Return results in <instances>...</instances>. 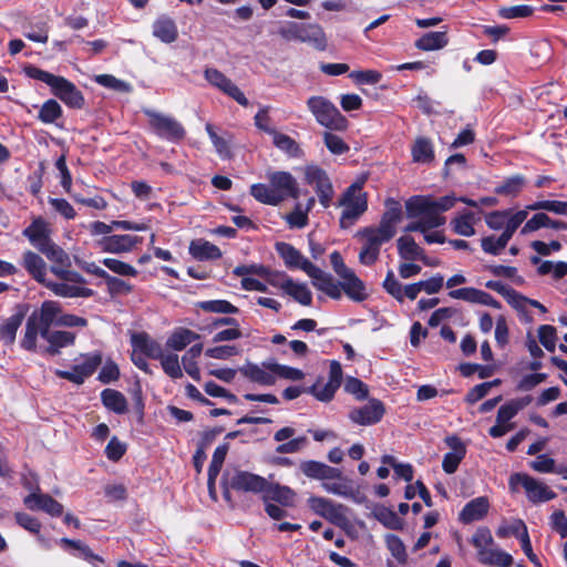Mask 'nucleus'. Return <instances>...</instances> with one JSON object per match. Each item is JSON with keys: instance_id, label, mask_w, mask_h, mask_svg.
Returning <instances> with one entry per match:
<instances>
[{"instance_id": "obj_17", "label": "nucleus", "mask_w": 567, "mask_h": 567, "mask_svg": "<svg viewBox=\"0 0 567 567\" xmlns=\"http://www.w3.org/2000/svg\"><path fill=\"white\" fill-rule=\"evenodd\" d=\"M276 251L284 259L285 265L290 269H301L306 274L315 266L299 250L287 243H277Z\"/></svg>"}, {"instance_id": "obj_47", "label": "nucleus", "mask_w": 567, "mask_h": 567, "mask_svg": "<svg viewBox=\"0 0 567 567\" xmlns=\"http://www.w3.org/2000/svg\"><path fill=\"white\" fill-rule=\"evenodd\" d=\"M272 142L277 148L291 157H300L302 154L297 142L286 134L275 132L272 135Z\"/></svg>"}, {"instance_id": "obj_36", "label": "nucleus", "mask_w": 567, "mask_h": 567, "mask_svg": "<svg viewBox=\"0 0 567 567\" xmlns=\"http://www.w3.org/2000/svg\"><path fill=\"white\" fill-rule=\"evenodd\" d=\"M200 336L189 329L178 328L173 331L166 341V347L174 351H182L192 342L198 340Z\"/></svg>"}, {"instance_id": "obj_51", "label": "nucleus", "mask_w": 567, "mask_h": 567, "mask_svg": "<svg viewBox=\"0 0 567 567\" xmlns=\"http://www.w3.org/2000/svg\"><path fill=\"white\" fill-rule=\"evenodd\" d=\"M22 318L18 315L11 316L0 326V340L6 344H12L16 340L17 331L21 324Z\"/></svg>"}, {"instance_id": "obj_52", "label": "nucleus", "mask_w": 567, "mask_h": 567, "mask_svg": "<svg viewBox=\"0 0 567 567\" xmlns=\"http://www.w3.org/2000/svg\"><path fill=\"white\" fill-rule=\"evenodd\" d=\"M339 388L337 385L330 382L322 383L321 380H318L312 386H310L306 391L312 394L317 400L328 402L334 396V393Z\"/></svg>"}, {"instance_id": "obj_3", "label": "nucleus", "mask_w": 567, "mask_h": 567, "mask_svg": "<svg viewBox=\"0 0 567 567\" xmlns=\"http://www.w3.org/2000/svg\"><path fill=\"white\" fill-rule=\"evenodd\" d=\"M457 199L454 196H443L433 199L427 196H412L405 202L406 216H425L429 226H443L446 221L442 213L452 208Z\"/></svg>"}, {"instance_id": "obj_11", "label": "nucleus", "mask_w": 567, "mask_h": 567, "mask_svg": "<svg viewBox=\"0 0 567 567\" xmlns=\"http://www.w3.org/2000/svg\"><path fill=\"white\" fill-rule=\"evenodd\" d=\"M518 486L524 487L527 498L533 503H543L556 497V493L547 485L527 474L516 473L509 477L511 489L515 492Z\"/></svg>"}, {"instance_id": "obj_25", "label": "nucleus", "mask_w": 567, "mask_h": 567, "mask_svg": "<svg viewBox=\"0 0 567 567\" xmlns=\"http://www.w3.org/2000/svg\"><path fill=\"white\" fill-rule=\"evenodd\" d=\"M272 362H265L261 365L247 363L240 368V372L250 381L262 384L272 385L276 382L275 372L269 368Z\"/></svg>"}, {"instance_id": "obj_46", "label": "nucleus", "mask_w": 567, "mask_h": 567, "mask_svg": "<svg viewBox=\"0 0 567 567\" xmlns=\"http://www.w3.org/2000/svg\"><path fill=\"white\" fill-rule=\"evenodd\" d=\"M285 293L303 306H310L312 302V293L308 286L306 284L296 282L292 279L288 282Z\"/></svg>"}, {"instance_id": "obj_58", "label": "nucleus", "mask_w": 567, "mask_h": 567, "mask_svg": "<svg viewBox=\"0 0 567 567\" xmlns=\"http://www.w3.org/2000/svg\"><path fill=\"white\" fill-rule=\"evenodd\" d=\"M206 132L216 150V152L218 153V155L221 157V158H227L230 156V150H229V144H228V141L225 140L224 137L221 136H218L217 133L215 132L214 127L212 124H206Z\"/></svg>"}, {"instance_id": "obj_14", "label": "nucleus", "mask_w": 567, "mask_h": 567, "mask_svg": "<svg viewBox=\"0 0 567 567\" xmlns=\"http://www.w3.org/2000/svg\"><path fill=\"white\" fill-rule=\"evenodd\" d=\"M204 78L210 85L234 99L238 104L248 106L249 101L241 90L219 70L207 68L204 71Z\"/></svg>"}, {"instance_id": "obj_59", "label": "nucleus", "mask_w": 567, "mask_h": 567, "mask_svg": "<svg viewBox=\"0 0 567 567\" xmlns=\"http://www.w3.org/2000/svg\"><path fill=\"white\" fill-rule=\"evenodd\" d=\"M269 368L275 372V377H280L287 380L299 381L302 380L305 377V373L297 368L279 363H271L269 364Z\"/></svg>"}, {"instance_id": "obj_9", "label": "nucleus", "mask_w": 567, "mask_h": 567, "mask_svg": "<svg viewBox=\"0 0 567 567\" xmlns=\"http://www.w3.org/2000/svg\"><path fill=\"white\" fill-rule=\"evenodd\" d=\"M307 105L320 125L334 131L347 128V118L327 99L312 96L307 101Z\"/></svg>"}, {"instance_id": "obj_16", "label": "nucleus", "mask_w": 567, "mask_h": 567, "mask_svg": "<svg viewBox=\"0 0 567 567\" xmlns=\"http://www.w3.org/2000/svg\"><path fill=\"white\" fill-rule=\"evenodd\" d=\"M384 414L383 404L380 401L371 400L368 404L353 409L349 413L352 422L360 425L378 423Z\"/></svg>"}, {"instance_id": "obj_48", "label": "nucleus", "mask_w": 567, "mask_h": 567, "mask_svg": "<svg viewBox=\"0 0 567 567\" xmlns=\"http://www.w3.org/2000/svg\"><path fill=\"white\" fill-rule=\"evenodd\" d=\"M82 361L74 364L81 375L85 379L91 377L97 367L102 363V354L100 352L86 353L81 357Z\"/></svg>"}, {"instance_id": "obj_61", "label": "nucleus", "mask_w": 567, "mask_h": 567, "mask_svg": "<svg viewBox=\"0 0 567 567\" xmlns=\"http://www.w3.org/2000/svg\"><path fill=\"white\" fill-rule=\"evenodd\" d=\"M533 11V8L529 6L518 4L499 9V16L504 19L525 18L529 17Z\"/></svg>"}, {"instance_id": "obj_23", "label": "nucleus", "mask_w": 567, "mask_h": 567, "mask_svg": "<svg viewBox=\"0 0 567 567\" xmlns=\"http://www.w3.org/2000/svg\"><path fill=\"white\" fill-rule=\"evenodd\" d=\"M299 41L312 45L319 51L327 49V37L319 24L299 23Z\"/></svg>"}, {"instance_id": "obj_60", "label": "nucleus", "mask_w": 567, "mask_h": 567, "mask_svg": "<svg viewBox=\"0 0 567 567\" xmlns=\"http://www.w3.org/2000/svg\"><path fill=\"white\" fill-rule=\"evenodd\" d=\"M95 82L105 87H109V89H112V90H115L118 92H131V90H132L131 84H128L127 82H124L122 80H118L115 76L110 75V74L97 75L95 78Z\"/></svg>"}, {"instance_id": "obj_38", "label": "nucleus", "mask_w": 567, "mask_h": 567, "mask_svg": "<svg viewBox=\"0 0 567 567\" xmlns=\"http://www.w3.org/2000/svg\"><path fill=\"white\" fill-rule=\"evenodd\" d=\"M264 493L265 502L274 501L280 503L284 506H291L293 504L295 492L288 486L268 484Z\"/></svg>"}, {"instance_id": "obj_40", "label": "nucleus", "mask_w": 567, "mask_h": 567, "mask_svg": "<svg viewBox=\"0 0 567 567\" xmlns=\"http://www.w3.org/2000/svg\"><path fill=\"white\" fill-rule=\"evenodd\" d=\"M43 326L35 321V318L30 316L25 323V331L21 340V347L28 351H35L38 336L40 334L43 338Z\"/></svg>"}, {"instance_id": "obj_43", "label": "nucleus", "mask_w": 567, "mask_h": 567, "mask_svg": "<svg viewBox=\"0 0 567 567\" xmlns=\"http://www.w3.org/2000/svg\"><path fill=\"white\" fill-rule=\"evenodd\" d=\"M189 252L196 259H217L221 256L220 249L209 241L195 240L190 243Z\"/></svg>"}, {"instance_id": "obj_4", "label": "nucleus", "mask_w": 567, "mask_h": 567, "mask_svg": "<svg viewBox=\"0 0 567 567\" xmlns=\"http://www.w3.org/2000/svg\"><path fill=\"white\" fill-rule=\"evenodd\" d=\"M27 75L50 86L52 94L59 97L65 105L73 109H81L84 97L78 87L63 76L54 75L35 66L25 70Z\"/></svg>"}, {"instance_id": "obj_42", "label": "nucleus", "mask_w": 567, "mask_h": 567, "mask_svg": "<svg viewBox=\"0 0 567 567\" xmlns=\"http://www.w3.org/2000/svg\"><path fill=\"white\" fill-rule=\"evenodd\" d=\"M103 404L117 414H123L127 411L126 398L118 391L113 389H105L101 393Z\"/></svg>"}, {"instance_id": "obj_44", "label": "nucleus", "mask_w": 567, "mask_h": 567, "mask_svg": "<svg viewBox=\"0 0 567 567\" xmlns=\"http://www.w3.org/2000/svg\"><path fill=\"white\" fill-rule=\"evenodd\" d=\"M412 157L416 163H430L434 158V151L431 141L425 137L416 138L412 146Z\"/></svg>"}, {"instance_id": "obj_26", "label": "nucleus", "mask_w": 567, "mask_h": 567, "mask_svg": "<svg viewBox=\"0 0 567 567\" xmlns=\"http://www.w3.org/2000/svg\"><path fill=\"white\" fill-rule=\"evenodd\" d=\"M342 281L340 282L341 290L353 301L360 302L367 299L368 293L365 289V285L363 281L354 274L353 270H350L344 276L340 278Z\"/></svg>"}, {"instance_id": "obj_5", "label": "nucleus", "mask_w": 567, "mask_h": 567, "mask_svg": "<svg viewBox=\"0 0 567 567\" xmlns=\"http://www.w3.org/2000/svg\"><path fill=\"white\" fill-rule=\"evenodd\" d=\"M472 544L477 549L480 563L491 567H509L513 564V557L494 547V539L489 529L478 528L472 537Z\"/></svg>"}, {"instance_id": "obj_32", "label": "nucleus", "mask_w": 567, "mask_h": 567, "mask_svg": "<svg viewBox=\"0 0 567 567\" xmlns=\"http://www.w3.org/2000/svg\"><path fill=\"white\" fill-rule=\"evenodd\" d=\"M23 235L39 250L43 249L52 240L49 237V228L44 220L35 219L23 230Z\"/></svg>"}, {"instance_id": "obj_39", "label": "nucleus", "mask_w": 567, "mask_h": 567, "mask_svg": "<svg viewBox=\"0 0 567 567\" xmlns=\"http://www.w3.org/2000/svg\"><path fill=\"white\" fill-rule=\"evenodd\" d=\"M526 184L523 175H513L502 181L495 188L494 193L505 197H516Z\"/></svg>"}, {"instance_id": "obj_45", "label": "nucleus", "mask_w": 567, "mask_h": 567, "mask_svg": "<svg viewBox=\"0 0 567 567\" xmlns=\"http://www.w3.org/2000/svg\"><path fill=\"white\" fill-rule=\"evenodd\" d=\"M474 214L471 212H466L457 217H455L452 221V228L454 233L460 236L471 237L475 234L474 229Z\"/></svg>"}, {"instance_id": "obj_49", "label": "nucleus", "mask_w": 567, "mask_h": 567, "mask_svg": "<svg viewBox=\"0 0 567 567\" xmlns=\"http://www.w3.org/2000/svg\"><path fill=\"white\" fill-rule=\"evenodd\" d=\"M161 361V365L164 372L171 377L172 379H181L183 377V369L179 363L178 355L175 353H162L161 358H157Z\"/></svg>"}, {"instance_id": "obj_53", "label": "nucleus", "mask_w": 567, "mask_h": 567, "mask_svg": "<svg viewBox=\"0 0 567 567\" xmlns=\"http://www.w3.org/2000/svg\"><path fill=\"white\" fill-rule=\"evenodd\" d=\"M198 307L212 313H237L238 308L227 300H207L198 302Z\"/></svg>"}, {"instance_id": "obj_62", "label": "nucleus", "mask_w": 567, "mask_h": 567, "mask_svg": "<svg viewBox=\"0 0 567 567\" xmlns=\"http://www.w3.org/2000/svg\"><path fill=\"white\" fill-rule=\"evenodd\" d=\"M118 378H120V369H118L117 364L115 362H113L112 360L105 361V363L103 364V367L99 373L97 379L102 383L109 384V383L116 381Z\"/></svg>"}, {"instance_id": "obj_19", "label": "nucleus", "mask_w": 567, "mask_h": 567, "mask_svg": "<svg viewBox=\"0 0 567 567\" xmlns=\"http://www.w3.org/2000/svg\"><path fill=\"white\" fill-rule=\"evenodd\" d=\"M312 279V285L320 291L333 299L341 298L340 284L336 282L330 274L324 272L319 267L313 266L307 274Z\"/></svg>"}, {"instance_id": "obj_10", "label": "nucleus", "mask_w": 567, "mask_h": 567, "mask_svg": "<svg viewBox=\"0 0 567 567\" xmlns=\"http://www.w3.org/2000/svg\"><path fill=\"white\" fill-rule=\"evenodd\" d=\"M144 114L150 118L151 128L159 137L171 142H177L184 138L185 130L174 117L150 109H145Z\"/></svg>"}, {"instance_id": "obj_15", "label": "nucleus", "mask_w": 567, "mask_h": 567, "mask_svg": "<svg viewBox=\"0 0 567 567\" xmlns=\"http://www.w3.org/2000/svg\"><path fill=\"white\" fill-rule=\"evenodd\" d=\"M141 238L132 235H111L96 241L99 248L104 252L123 254L131 251Z\"/></svg>"}, {"instance_id": "obj_1", "label": "nucleus", "mask_w": 567, "mask_h": 567, "mask_svg": "<svg viewBox=\"0 0 567 567\" xmlns=\"http://www.w3.org/2000/svg\"><path fill=\"white\" fill-rule=\"evenodd\" d=\"M268 184H254L251 196L261 204L277 206L288 198H298L299 187L296 178L284 171H268Z\"/></svg>"}, {"instance_id": "obj_7", "label": "nucleus", "mask_w": 567, "mask_h": 567, "mask_svg": "<svg viewBox=\"0 0 567 567\" xmlns=\"http://www.w3.org/2000/svg\"><path fill=\"white\" fill-rule=\"evenodd\" d=\"M338 205L343 208L340 216L341 228L351 227L368 208L362 185L360 183L350 185L342 194Z\"/></svg>"}, {"instance_id": "obj_34", "label": "nucleus", "mask_w": 567, "mask_h": 567, "mask_svg": "<svg viewBox=\"0 0 567 567\" xmlns=\"http://www.w3.org/2000/svg\"><path fill=\"white\" fill-rule=\"evenodd\" d=\"M532 398L529 395L511 400L498 409L496 422L511 423L509 421L524 408L529 405Z\"/></svg>"}, {"instance_id": "obj_21", "label": "nucleus", "mask_w": 567, "mask_h": 567, "mask_svg": "<svg viewBox=\"0 0 567 567\" xmlns=\"http://www.w3.org/2000/svg\"><path fill=\"white\" fill-rule=\"evenodd\" d=\"M309 507L318 515L324 517L326 519L332 523L341 522L344 516L342 513V506L334 504L332 501L319 497L311 496L308 499Z\"/></svg>"}, {"instance_id": "obj_22", "label": "nucleus", "mask_w": 567, "mask_h": 567, "mask_svg": "<svg viewBox=\"0 0 567 567\" xmlns=\"http://www.w3.org/2000/svg\"><path fill=\"white\" fill-rule=\"evenodd\" d=\"M301 473L312 480H334L341 477V471L318 461H302L299 465Z\"/></svg>"}, {"instance_id": "obj_29", "label": "nucleus", "mask_w": 567, "mask_h": 567, "mask_svg": "<svg viewBox=\"0 0 567 567\" xmlns=\"http://www.w3.org/2000/svg\"><path fill=\"white\" fill-rule=\"evenodd\" d=\"M132 346L135 352H140L152 359L162 357L163 349L158 342L152 339L146 333H134L132 334Z\"/></svg>"}, {"instance_id": "obj_33", "label": "nucleus", "mask_w": 567, "mask_h": 567, "mask_svg": "<svg viewBox=\"0 0 567 567\" xmlns=\"http://www.w3.org/2000/svg\"><path fill=\"white\" fill-rule=\"evenodd\" d=\"M60 313L61 307L59 302L48 300L42 303L39 311L33 312L31 316L43 326L44 330H48L52 324H56Z\"/></svg>"}, {"instance_id": "obj_63", "label": "nucleus", "mask_w": 567, "mask_h": 567, "mask_svg": "<svg viewBox=\"0 0 567 567\" xmlns=\"http://www.w3.org/2000/svg\"><path fill=\"white\" fill-rule=\"evenodd\" d=\"M540 343L548 350L554 351L556 348V329L553 326L544 324L538 329Z\"/></svg>"}, {"instance_id": "obj_13", "label": "nucleus", "mask_w": 567, "mask_h": 567, "mask_svg": "<svg viewBox=\"0 0 567 567\" xmlns=\"http://www.w3.org/2000/svg\"><path fill=\"white\" fill-rule=\"evenodd\" d=\"M305 178L316 188L320 204L326 208L329 207L333 197V187L327 173L316 165H309L305 168Z\"/></svg>"}, {"instance_id": "obj_55", "label": "nucleus", "mask_w": 567, "mask_h": 567, "mask_svg": "<svg viewBox=\"0 0 567 567\" xmlns=\"http://www.w3.org/2000/svg\"><path fill=\"white\" fill-rule=\"evenodd\" d=\"M385 544L392 556L399 563H405L406 560V550L403 542L393 534L385 535Z\"/></svg>"}, {"instance_id": "obj_30", "label": "nucleus", "mask_w": 567, "mask_h": 567, "mask_svg": "<svg viewBox=\"0 0 567 567\" xmlns=\"http://www.w3.org/2000/svg\"><path fill=\"white\" fill-rule=\"evenodd\" d=\"M489 503L484 496L468 502L460 513V520L467 524L482 519L488 512Z\"/></svg>"}, {"instance_id": "obj_31", "label": "nucleus", "mask_w": 567, "mask_h": 567, "mask_svg": "<svg viewBox=\"0 0 567 567\" xmlns=\"http://www.w3.org/2000/svg\"><path fill=\"white\" fill-rule=\"evenodd\" d=\"M153 35L164 43H172L178 37L175 21L166 16L158 17L153 23Z\"/></svg>"}, {"instance_id": "obj_6", "label": "nucleus", "mask_w": 567, "mask_h": 567, "mask_svg": "<svg viewBox=\"0 0 567 567\" xmlns=\"http://www.w3.org/2000/svg\"><path fill=\"white\" fill-rule=\"evenodd\" d=\"M40 251L53 264L50 271L61 280L60 282L83 287L84 277L71 269L70 256L61 247L51 241Z\"/></svg>"}, {"instance_id": "obj_20", "label": "nucleus", "mask_w": 567, "mask_h": 567, "mask_svg": "<svg viewBox=\"0 0 567 567\" xmlns=\"http://www.w3.org/2000/svg\"><path fill=\"white\" fill-rule=\"evenodd\" d=\"M408 218H410L411 221L405 226V231H419L423 234L424 240L427 244H443L445 241L443 233L436 230L440 226H429L425 224V216H408Z\"/></svg>"}, {"instance_id": "obj_27", "label": "nucleus", "mask_w": 567, "mask_h": 567, "mask_svg": "<svg viewBox=\"0 0 567 567\" xmlns=\"http://www.w3.org/2000/svg\"><path fill=\"white\" fill-rule=\"evenodd\" d=\"M446 443L452 451L444 455L442 467L447 474H452L457 470L458 464L464 458L466 449L460 439L455 436L447 437Z\"/></svg>"}, {"instance_id": "obj_28", "label": "nucleus", "mask_w": 567, "mask_h": 567, "mask_svg": "<svg viewBox=\"0 0 567 567\" xmlns=\"http://www.w3.org/2000/svg\"><path fill=\"white\" fill-rule=\"evenodd\" d=\"M402 215L403 213L400 202L394 198H389L385 202V212L383 213L378 226L392 235H395L396 226L402 220Z\"/></svg>"}, {"instance_id": "obj_24", "label": "nucleus", "mask_w": 567, "mask_h": 567, "mask_svg": "<svg viewBox=\"0 0 567 567\" xmlns=\"http://www.w3.org/2000/svg\"><path fill=\"white\" fill-rule=\"evenodd\" d=\"M75 333L70 331H61V330H44L43 339L48 342V347L45 351L51 355H56L60 353V350L65 347H70L75 341Z\"/></svg>"}, {"instance_id": "obj_8", "label": "nucleus", "mask_w": 567, "mask_h": 567, "mask_svg": "<svg viewBox=\"0 0 567 567\" xmlns=\"http://www.w3.org/2000/svg\"><path fill=\"white\" fill-rule=\"evenodd\" d=\"M357 237L363 241V246L359 254V260L364 266H371L378 260L381 246L391 240L394 235L380 226H375L365 227L359 230L357 233Z\"/></svg>"}, {"instance_id": "obj_50", "label": "nucleus", "mask_w": 567, "mask_h": 567, "mask_svg": "<svg viewBox=\"0 0 567 567\" xmlns=\"http://www.w3.org/2000/svg\"><path fill=\"white\" fill-rule=\"evenodd\" d=\"M374 517L385 527L391 529H401L402 520L392 509L385 506H379L373 512Z\"/></svg>"}, {"instance_id": "obj_57", "label": "nucleus", "mask_w": 567, "mask_h": 567, "mask_svg": "<svg viewBox=\"0 0 567 567\" xmlns=\"http://www.w3.org/2000/svg\"><path fill=\"white\" fill-rule=\"evenodd\" d=\"M102 264L120 276L135 277L137 275V270L133 266L114 258H104Z\"/></svg>"}, {"instance_id": "obj_35", "label": "nucleus", "mask_w": 567, "mask_h": 567, "mask_svg": "<svg viewBox=\"0 0 567 567\" xmlns=\"http://www.w3.org/2000/svg\"><path fill=\"white\" fill-rule=\"evenodd\" d=\"M547 227L554 229H566L567 225L564 221L553 220L545 213H538L534 215L522 228V234L526 235L532 231H536L539 228Z\"/></svg>"}, {"instance_id": "obj_54", "label": "nucleus", "mask_w": 567, "mask_h": 567, "mask_svg": "<svg viewBox=\"0 0 567 567\" xmlns=\"http://www.w3.org/2000/svg\"><path fill=\"white\" fill-rule=\"evenodd\" d=\"M62 115V109L55 100L45 101L39 112V118L43 123H53Z\"/></svg>"}, {"instance_id": "obj_37", "label": "nucleus", "mask_w": 567, "mask_h": 567, "mask_svg": "<svg viewBox=\"0 0 567 567\" xmlns=\"http://www.w3.org/2000/svg\"><path fill=\"white\" fill-rule=\"evenodd\" d=\"M449 39L446 32L434 31L423 34L415 41V47L422 51H435L446 47Z\"/></svg>"}, {"instance_id": "obj_18", "label": "nucleus", "mask_w": 567, "mask_h": 567, "mask_svg": "<svg viewBox=\"0 0 567 567\" xmlns=\"http://www.w3.org/2000/svg\"><path fill=\"white\" fill-rule=\"evenodd\" d=\"M23 503L30 511H41L54 517L63 513V506L49 494L31 493L24 497Z\"/></svg>"}, {"instance_id": "obj_2", "label": "nucleus", "mask_w": 567, "mask_h": 567, "mask_svg": "<svg viewBox=\"0 0 567 567\" xmlns=\"http://www.w3.org/2000/svg\"><path fill=\"white\" fill-rule=\"evenodd\" d=\"M23 267L38 282L44 285L55 296L62 298H87L94 295V291L90 288L48 279L45 261L33 251L23 254Z\"/></svg>"}, {"instance_id": "obj_41", "label": "nucleus", "mask_w": 567, "mask_h": 567, "mask_svg": "<svg viewBox=\"0 0 567 567\" xmlns=\"http://www.w3.org/2000/svg\"><path fill=\"white\" fill-rule=\"evenodd\" d=\"M398 250L401 258L406 260H425L423 249L410 236H402L398 239Z\"/></svg>"}, {"instance_id": "obj_56", "label": "nucleus", "mask_w": 567, "mask_h": 567, "mask_svg": "<svg viewBox=\"0 0 567 567\" xmlns=\"http://www.w3.org/2000/svg\"><path fill=\"white\" fill-rule=\"evenodd\" d=\"M511 239L502 234L499 237H485L482 239V248L485 252L491 255H498L506 247Z\"/></svg>"}, {"instance_id": "obj_64", "label": "nucleus", "mask_w": 567, "mask_h": 567, "mask_svg": "<svg viewBox=\"0 0 567 567\" xmlns=\"http://www.w3.org/2000/svg\"><path fill=\"white\" fill-rule=\"evenodd\" d=\"M549 523L551 528L557 532L561 538L567 537V517L563 511H555L549 517Z\"/></svg>"}, {"instance_id": "obj_12", "label": "nucleus", "mask_w": 567, "mask_h": 567, "mask_svg": "<svg viewBox=\"0 0 567 567\" xmlns=\"http://www.w3.org/2000/svg\"><path fill=\"white\" fill-rule=\"evenodd\" d=\"M224 484L236 491L251 493H261L268 485L264 477L240 470L226 471Z\"/></svg>"}]
</instances>
